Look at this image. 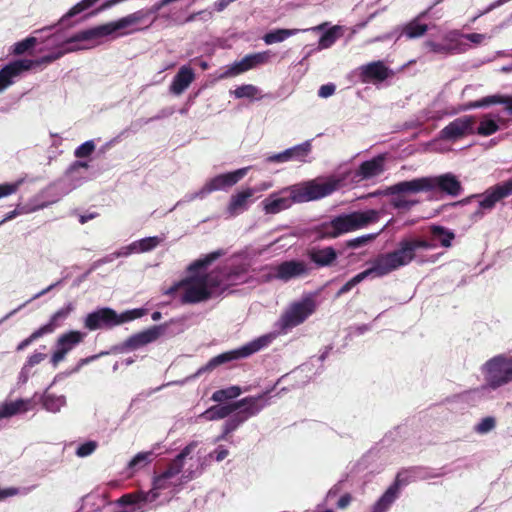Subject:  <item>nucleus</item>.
I'll return each mask as SVG.
<instances>
[{"label": "nucleus", "mask_w": 512, "mask_h": 512, "mask_svg": "<svg viewBox=\"0 0 512 512\" xmlns=\"http://www.w3.org/2000/svg\"><path fill=\"white\" fill-rule=\"evenodd\" d=\"M385 171V155L379 154L372 159L363 161L354 177L359 180H369L380 176Z\"/></svg>", "instance_id": "nucleus-24"}, {"label": "nucleus", "mask_w": 512, "mask_h": 512, "mask_svg": "<svg viewBox=\"0 0 512 512\" xmlns=\"http://www.w3.org/2000/svg\"><path fill=\"white\" fill-rule=\"evenodd\" d=\"M292 31L288 29H277L271 31L264 36V41L266 44H274L278 42H282L286 40L288 37L292 35Z\"/></svg>", "instance_id": "nucleus-45"}, {"label": "nucleus", "mask_w": 512, "mask_h": 512, "mask_svg": "<svg viewBox=\"0 0 512 512\" xmlns=\"http://www.w3.org/2000/svg\"><path fill=\"white\" fill-rule=\"evenodd\" d=\"M153 460V452H139L128 463V468L138 470L150 464Z\"/></svg>", "instance_id": "nucleus-43"}, {"label": "nucleus", "mask_w": 512, "mask_h": 512, "mask_svg": "<svg viewBox=\"0 0 512 512\" xmlns=\"http://www.w3.org/2000/svg\"><path fill=\"white\" fill-rule=\"evenodd\" d=\"M247 170L248 168H241L215 176L203 186L202 193L208 194L235 185L246 175Z\"/></svg>", "instance_id": "nucleus-23"}, {"label": "nucleus", "mask_w": 512, "mask_h": 512, "mask_svg": "<svg viewBox=\"0 0 512 512\" xmlns=\"http://www.w3.org/2000/svg\"><path fill=\"white\" fill-rule=\"evenodd\" d=\"M380 219V212L374 209L355 211L334 217L329 223H322V238L326 235L337 236L351 232L376 223Z\"/></svg>", "instance_id": "nucleus-2"}, {"label": "nucleus", "mask_w": 512, "mask_h": 512, "mask_svg": "<svg viewBox=\"0 0 512 512\" xmlns=\"http://www.w3.org/2000/svg\"><path fill=\"white\" fill-rule=\"evenodd\" d=\"M345 32V26L322 22V49L330 48Z\"/></svg>", "instance_id": "nucleus-36"}, {"label": "nucleus", "mask_w": 512, "mask_h": 512, "mask_svg": "<svg viewBox=\"0 0 512 512\" xmlns=\"http://www.w3.org/2000/svg\"><path fill=\"white\" fill-rule=\"evenodd\" d=\"M500 116L498 114H485L476 129H474V134H478L480 136H490L500 129L499 125Z\"/></svg>", "instance_id": "nucleus-37"}, {"label": "nucleus", "mask_w": 512, "mask_h": 512, "mask_svg": "<svg viewBox=\"0 0 512 512\" xmlns=\"http://www.w3.org/2000/svg\"><path fill=\"white\" fill-rule=\"evenodd\" d=\"M316 309L315 301L306 297L302 301L294 303L290 309L282 316V322L285 327H294L301 324Z\"/></svg>", "instance_id": "nucleus-15"}, {"label": "nucleus", "mask_w": 512, "mask_h": 512, "mask_svg": "<svg viewBox=\"0 0 512 512\" xmlns=\"http://www.w3.org/2000/svg\"><path fill=\"white\" fill-rule=\"evenodd\" d=\"M428 179L430 191H440L452 197L459 196L463 191L461 182L453 173L428 176Z\"/></svg>", "instance_id": "nucleus-17"}, {"label": "nucleus", "mask_w": 512, "mask_h": 512, "mask_svg": "<svg viewBox=\"0 0 512 512\" xmlns=\"http://www.w3.org/2000/svg\"><path fill=\"white\" fill-rule=\"evenodd\" d=\"M433 6H430L428 10L422 12L419 14L416 18L411 20L406 25L396 28L395 30L380 35L370 42H378V41H385V40H391L393 42H396L400 39L402 35L406 36L408 39H414L423 36L427 30L428 26L424 23L420 22V18L426 16L428 14V11L432 9Z\"/></svg>", "instance_id": "nucleus-12"}, {"label": "nucleus", "mask_w": 512, "mask_h": 512, "mask_svg": "<svg viewBox=\"0 0 512 512\" xmlns=\"http://www.w3.org/2000/svg\"><path fill=\"white\" fill-rule=\"evenodd\" d=\"M184 467L180 461L174 458L168 465L167 469L162 472V478H173L178 475Z\"/></svg>", "instance_id": "nucleus-53"}, {"label": "nucleus", "mask_w": 512, "mask_h": 512, "mask_svg": "<svg viewBox=\"0 0 512 512\" xmlns=\"http://www.w3.org/2000/svg\"><path fill=\"white\" fill-rule=\"evenodd\" d=\"M97 442L95 441H87L83 444H81L77 450H76V455L78 457H87L89 455H91L97 448Z\"/></svg>", "instance_id": "nucleus-56"}, {"label": "nucleus", "mask_w": 512, "mask_h": 512, "mask_svg": "<svg viewBox=\"0 0 512 512\" xmlns=\"http://www.w3.org/2000/svg\"><path fill=\"white\" fill-rule=\"evenodd\" d=\"M255 189L246 188L231 196L227 211L231 216L238 215L248 207L249 200L253 197Z\"/></svg>", "instance_id": "nucleus-34"}, {"label": "nucleus", "mask_w": 512, "mask_h": 512, "mask_svg": "<svg viewBox=\"0 0 512 512\" xmlns=\"http://www.w3.org/2000/svg\"><path fill=\"white\" fill-rule=\"evenodd\" d=\"M37 43L35 37H27L22 41L14 44L13 53L15 55H22L29 49L33 48Z\"/></svg>", "instance_id": "nucleus-51"}, {"label": "nucleus", "mask_w": 512, "mask_h": 512, "mask_svg": "<svg viewBox=\"0 0 512 512\" xmlns=\"http://www.w3.org/2000/svg\"><path fill=\"white\" fill-rule=\"evenodd\" d=\"M511 195L512 178L488 188L481 194L473 195V198L478 199V208L475 215L483 216L485 212L491 211L499 201Z\"/></svg>", "instance_id": "nucleus-8"}, {"label": "nucleus", "mask_w": 512, "mask_h": 512, "mask_svg": "<svg viewBox=\"0 0 512 512\" xmlns=\"http://www.w3.org/2000/svg\"><path fill=\"white\" fill-rule=\"evenodd\" d=\"M195 73L190 66H182L173 78L170 91L176 95L182 94L194 81Z\"/></svg>", "instance_id": "nucleus-32"}, {"label": "nucleus", "mask_w": 512, "mask_h": 512, "mask_svg": "<svg viewBox=\"0 0 512 512\" xmlns=\"http://www.w3.org/2000/svg\"><path fill=\"white\" fill-rule=\"evenodd\" d=\"M142 13L135 12L124 18L119 19L116 22H110L104 25L93 27L87 30L80 31L66 40L67 44L95 40L104 36H108L117 30L124 29L130 25L139 22L142 19Z\"/></svg>", "instance_id": "nucleus-6"}, {"label": "nucleus", "mask_w": 512, "mask_h": 512, "mask_svg": "<svg viewBox=\"0 0 512 512\" xmlns=\"http://www.w3.org/2000/svg\"><path fill=\"white\" fill-rule=\"evenodd\" d=\"M264 341L262 339H257L251 343H248L238 349L230 350L224 353H221L213 358H211L204 366L200 367L196 373V375H201L206 372H211L216 367L231 362L233 360H238L242 358H246L253 353L259 351L264 346Z\"/></svg>", "instance_id": "nucleus-7"}, {"label": "nucleus", "mask_w": 512, "mask_h": 512, "mask_svg": "<svg viewBox=\"0 0 512 512\" xmlns=\"http://www.w3.org/2000/svg\"><path fill=\"white\" fill-rule=\"evenodd\" d=\"M237 410V405H235V402L227 405H215L207 409L202 416L206 420H219L226 418L233 412Z\"/></svg>", "instance_id": "nucleus-39"}, {"label": "nucleus", "mask_w": 512, "mask_h": 512, "mask_svg": "<svg viewBox=\"0 0 512 512\" xmlns=\"http://www.w3.org/2000/svg\"><path fill=\"white\" fill-rule=\"evenodd\" d=\"M73 303L69 302L64 307L57 310L50 317L49 322L35 330L29 337L21 341L17 346V351H22L28 347L33 341L40 337L53 333L56 328L60 327L62 323L68 318L70 313L74 310Z\"/></svg>", "instance_id": "nucleus-10"}, {"label": "nucleus", "mask_w": 512, "mask_h": 512, "mask_svg": "<svg viewBox=\"0 0 512 512\" xmlns=\"http://www.w3.org/2000/svg\"><path fill=\"white\" fill-rule=\"evenodd\" d=\"M484 388L485 385L483 384L477 388L464 391L457 395V399L460 402L474 405L481 400L488 399L491 397V393L489 392V390Z\"/></svg>", "instance_id": "nucleus-38"}, {"label": "nucleus", "mask_w": 512, "mask_h": 512, "mask_svg": "<svg viewBox=\"0 0 512 512\" xmlns=\"http://www.w3.org/2000/svg\"><path fill=\"white\" fill-rule=\"evenodd\" d=\"M310 266L300 260L284 261L272 268L271 277L283 282L309 275Z\"/></svg>", "instance_id": "nucleus-14"}, {"label": "nucleus", "mask_w": 512, "mask_h": 512, "mask_svg": "<svg viewBox=\"0 0 512 512\" xmlns=\"http://www.w3.org/2000/svg\"><path fill=\"white\" fill-rule=\"evenodd\" d=\"M379 233L380 232L371 233V234H365V235H362V236L350 239L347 242V245L350 248H359V247L367 244L368 242L372 241L373 239H375L379 235Z\"/></svg>", "instance_id": "nucleus-54"}, {"label": "nucleus", "mask_w": 512, "mask_h": 512, "mask_svg": "<svg viewBox=\"0 0 512 512\" xmlns=\"http://www.w3.org/2000/svg\"><path fill=\"white\" fill-rule=\"evenodd\" d=\"M419 203L418 200L408 199L407 197L396 194L391 200V205L398 210H410L413 206Z\"/></svg>", "instance_id": "nucleus-46"}, {"label": "nucleus", "mask_w": 512, "mask_h": 512, "mask_svg": "<svg viewBox=\"0 0 512 512\" xmlns=\"http://www.w3.org/2000/svg\"><path fill=\"white\" fill-rule=\"evenodd\" d=\"M431 234H432V239L430 241L423 240L420 238H404V239L400 240V241L416 240V241L424 242L429 245V247L423 249L421 252V254L427 260L421 262V261H418L417 259H413L412 261H415L419 264L436 262L438 260L439 256L435 255V254H429V251L435 249L438 246V243L441 246L448 248L452 245V241L455 238V234L451 230H448L445 227L440 226V225H433L431 227Z\"/></svg>", "instance_id": "nucleus-9"}, {"label": "nucleus", "mask_w": 512, "mask_h": 512, "mask_svg": "<svg viewBox=\"0 0 512 512\" xmlns=\"http://www.w3.org/2000/svg\"><path fill=\"white\" fill-rule=\"evenodd\" d=\"M428 176L401 181L387 189V194L396 195L404 193L430 192Z\"/></svg>", "instance_id": "nucleus-26"}, {"label": "nucleus", "mask_w": 512, "mask_h": 512, "mask_svg": "<svg viewBox=\"0 0 512 512\" xmlns=\"http://www.w3.org/2000/svg\"><path fill=\"white\" fill-rule=\"evenodd\" d=\"M413 478L414 472L410 469H404L398 472L394 482L387 488L382 496L390 503H393L398 497L400 489L409 484Z\"/></svg>", "instance_id": "nucleus-33"}, {"label": "nucleus", "mask_w": 512, "mask_h": 512, "mask_svg": "<svg viewBox=\"0 0 512 512\" xmlns=\"http://www.w3.org/2000/svg\"><path fill=\"white\" fill-rule=\"evenodd\" d=\"M269 60L268 52H258L254 54H248L243 57L240 61L233 63L228 70L225 72V77H232L242 74L248 70H251L259 65L267 63Z\"/></svg>", "instance_id": "nucleus-22"}, {"label": "nucleus", "mask_w": 512, "mask_h": 512, "mask_svg": "<svg viewBox=\"0 0 512 512\" xmlns=\"http://www.w3.org/2000/svg\"><path fill=\"white\" fill-rule=\"evenodd\" d=\"M261 205L266 214L274 215L290 208L293 204L288 193H284L283 189H281L270 194L261 202Z\"/></svg>", "instance_id": "nucleus-28"}, {"label": "nucleus", "mask_w": 512, "mask_h": 512, "mask_svg": "<svg viewBox=\"0 0 512 512\" xmlns=\"http://www.w3.org/2000/svg\"><path fill=\"white\" fill-rule=\"evenodd\" d=\"M18 189L17 183L0 184V198L9 196L15 193Z\"/></svg>", "instance_id": "nucleus-61"}, {"label": "nucleus", "mask_w": 512, "mask_h": 512, "mask_svg": "<svg viewBox=\"0 0 512 512\" xmlns=\"http://www.w3.org/2000/svg\"><path fill=\"white\" fill-rule=\"evenodd\" d=\"M86 336L87 333L79 330H69L59 335L55 342V350L51 355V364L56 367L66 358L69 352L84 342Z\"/></svg>", "instance_id": "nucleus-11"}, {"label": "nucleus", "mask_w": 512, "mask_h": 512, "mask_svg": "<svg viewBox=\"0 0 512 512\" xmlns=\"http://www.w3.org/2000/svg\"><path fill=\"white\" fill-rule=\"evenodd\" d=\"M229 455V451L228 449L222 447V446H219L218 448H216L211 454L210 456L215 459L217 462H221L222 460H224L227 456Z\"/></svg>", "instance_id": "nucleus-63"}, {"label": "nucleus", "mask_w": 512, "mask_h": 512, "mask_svg": "<svg viewBox=\"0 0 512 512\" xmlns=\"http://www.w3.org/2000/svg\"><path fill=\"white\" fill-rule=\"evenodd\" d=\"M95 148L94 141L88 140L75 149L74 156L79 159L89 157L95 151Z\"/></svg>", "instance_id": "nucleus-52"}, {"label": "nucleus", "mask_w": 512, "mask_h": 512, "mask_svg": "<svg viewBox=\"0 0 512 512\" xmlns=\"http://www.w3.org/2000/svg\"><path fill=\"white\" fill-rule=\"evenodd\" d=\"M311 150V145L308 142H305L300 145H296L285 151L271 155L267 158L268 162L281 163L287 161H305V158L308 156Z\"/></svg>", "instance_id": "nucleus-30"}, {"label": "nucleus", "mask_w": 512, "mask_h": 512, "mask_svg": "<svg viewBox=\"0 0 512 512\" xmlns=\"http://www.w3.org/2000/svg\"><path fill=\"white\" fill-rule=\"evenodd\" d=\"M146 312L147 310L144 308H136L118 314L114 309L109 307L99 308L86 315L84 328L89 331L112 329L123 323L141 318Z\"/></svg>", "instance_id": "nucleus-3"}, {"label": "nucleus", "mask_w": 512, "mask_h": 512, "mask_svg": "<svg viewBox=\"0 0 512 512\" xmlns=\"http://www.w3.org/2000/svg\"><path fill=\"white\" fill-rule=\"evenodd\" d=\"M24 407L23 400H17L15 402L4 403L0 406V419L8 418L16 415Z\"/></svg>", "instance_id": "nucleus-44"}, {"label": "nucleus", "mask_w": 512, "mask_h": 512, "mask_svg": "<svg viewBox=\"0 0 512 512\" xmlns=\"http://www.w3.org/2000/svg\"><path fill=\"white\" fill-rule=\"evenodd\" d=\"M223 269H225V278L228 288L244 282L247 273V268L244 265L223 266Z\"/></svg>", "instance_id": "nucleus-40"}, {"label": "nucleus", "mask_w": 512, "mask_h": 512, "mask_svg": "<svg viewBox=\"0 0 512 512\" xmlns=\"http://www.w3.org/2000/svg\"><path fill=\"white\" fill-rule=\"evenodd\" d=\"M30 62H25L22 59L15 60L5 65L0 70V91L5 90L11 84L15 78L19 77L23 72L29 70Z\"/></svg>", "instance_id": "nucleus-29"}, {"label": "nucleus", "mask_w": 512, "mask_h": 512, "mask_svg": "<svg viewBox=\"0 0 512 512\" xmlns=\"http://www.w3.org/2000/svg\"><path fill=\"white\" fill-rule=\"evenodd\" d=\"M494 104H501L505 106V111L512 115V96L511 95H490L483 97L482 99L469 102L465 105L464 110L476 109L487 107Z\"/></svg>", "instance_id": "nucleus-31"}, {"label": "nucleus", "mask_w": 512, "mask_h": 512, "mask_svg": "<svg viewBox=\"0 0 512 512\" xmlns=\"http://www.w3.org/2000/svg\"><path fill=\"white\" fill-rule=\"evenodd\" d=\"M350 171L340 166L337 171L322 177V198L344 188L347 184Z\"/></svg>", "instance_id": "nucleus-25"}, {"label": "nucleus", "mask_w": 512, "mask_h": 512, "mask_svg": "<svg viewBox=\"0 0 512 512\" xmlns=\"http://www.w3.org/2000/svg\"><path fill=\"white\" fill-rule=\"evenodd\" d=\"M205 286L208 287V291L214 296L220 295L226 289L228 285L225 278V269L223 267H217L209 273L198 274Z\"/></svg>", "instance_id": "nucleus-27"}, {"label": "nucleus", "mask_w": 512, "mask_h": 512, "mask_svg": "<svg viewBox=\"0 0 512 512\" xmlns=\"http://www.w3.org/2000/svg\"><path fill=\"white\" fill-rule=\"evenodd\" d=\"M459 35L460 33L458 31H451L444 36V42L427 40L424 45L429 52L443 56L463 53L470 48V45L459 42Z\"/></svg>", "instance_id": "nucleus-13"}, {"label": "nucleus", "mask_w": 512, "mask_h": 512, "mask_svg": "<svg viewBox=\"0 0 512 512\" xmlns=\"http://www.w3.org/2000/svg\"><path fill=\"white\" fill-rule=\"evenodd\" d=\"M283 192L288 193L292 204L308 202L320 198V184L305 182L283 188Z\"/></svg>", "instance_id": "nucleus-19"}, {"label": "nucleus", "mask_w": 512, "mask_h": 512, "mask_svg": "<svg viewBox=\"0 0 512 512\" xmlns=\"http://www.w3.org/2000/svg\"><path fill=\"white\" fill-rule=\"evenodd\" d=\"M236 98H249L253 99L259 93V89L252 84H245L237 87L233 92Z\"/></svg>", "instance_id": "nucleus-47"}, {"label": "nucleus", "mask_w": 512, "mask_h": 512, "mask_svg": "<svg viewBox=\"0 0 512 512\" xmlns=\"http://www.w3.org/2000/svg\"><path fill=\"white\" fill-rule=\"evenodd\" d=\"M169 478H162V473L159 475H155L152 480V485L154 490H164L169 487L168 483Z\"/></svg>", "instance_id": "nucleus-60"}, {"label": "nucleus", "mask_w": 512, "mask_h": 512, "mask_svg": "<svg viewBox=\"0 0 512 512\" xmlns=\"http://www.w3.org/2000/svg\"><path fill=\"white\" fill-rule=\"evenodd\" d=\"M161 242V239L157 236L143 238L141 240L131 243L128 247L124 248V251L116 253V257L128 256L131 253L148 252L155 249Z\"/></svg>", "instance_id": "nucleus-35"}, {"label": "nucleus", "mask_w": 512, "mask_h": 512, "mask_svg": "<svg viewBox=\"0 0 512 512\" xmlns=\"http://www.w3.org/2000/svg\"><path fill=\"white\" fill-rule=\"evenodd\" d=\"M392 503H390L386 498L381 496L378 501L373 505L371 512H387L388 508Z\"/></svg>", "instance_id": "nucleus-62"}, {"label": "nucleus", "mask_w": 512, "mask_h": 512, "mask_svg": "<svg viewBox=\"0 0 512 512\" xmlns=\"http://www.w3.org/2000/svg\"><path fill=\"white\" fill-rule=\"evenodd\" d=\"M268 404V391L257 396H248L235 402V405H237L236 411L244 422L259 414Z\"/></svg>", "instance_id": "nucleus-16"}, {"label": "nucleus", "mask_w": 512, "mask_h": 512, "mask_svg": "<svg viewBox=\"0 0 512 512\" xmlns=\"http://www.w3.org/2000/svg\"><path fill=\"white\" fill-rule=\"evenodd\" d=\"M97 0H82L81 2L74 5L61 19V22H65L66 19L72 18L86 9L92 7Z\"/></svg>", "instance_id": "nucleus-48"}, {"label": "nucleus", "mask_w": 512, "mask_h": 512, "mask_svg": "<svg viewBox=\"0 0 512 512\" xmlns=\"http://www.w3.org/2000/svg\"><path fill=\"white\" fill-rule=\"evenodd\" d=\"M459 37L464 38L475 45L482 44L488 38L485 34H481V33H469V34H461L460 33L458 38Z\"/></svg>", "instance_id": "nucleus-58"}, {"label": "nucleus", "mask_w": 512, "mask_h": 512, "mask_svg": "<svg viewBox=\"0 0 512 512\" xmlns=\"http://www.w3.org/2000/svg\"><path fill=\"white\" fill-rule=\"evenodd\" d=\"M467 134H474L473 116H462L454 119L440 131V138L455 141Z\"/></svg>", "instance_id": "nucleus-18"}, {"label": "nucleus", "mask_w": 512, "mask_h": 512, "mask_svg": "<svg viewBox=\"0 0 512 512\" xmlns=\"http://www.w3.org/2000/svg\"><path fill=\"white\" fill-rule=\"evenodd\" d=\"M427 247H429L428 244L416 240L399 241L396 249L380 254L372 261L370 268L358 273L345 283L338 291V295L350 291L369 276L383 277L394 270L409 265L413 259L421 262L427 260L421 254L422 250Z\"/></svg>", "instance_id": "nucleus-1"}, {"label": "nucleus", "mask_w": 512, "mask_h": 512, "mask_svg": "<svg viewBox=\"0 0 512 512\" xmlns=\"http://www.w3.org/2000/svg\"><path fill=\"white\" fill-rule=\"evenodd\" d=\"M198 16H202V19L204 21L209 20L212 17V13L206 10L198 11L195 13L190 14L187 16L182 22H180L181 25L193 22L197 19Z\"/></svg>", "instance_id": "nucleus-59"}, {"label": "nucleus", "mask_w": 512, "mask_h": 512, "mask_svg": "<svg viewBox=\"0 0 512 512\" xmlns=\"http://www.w3.org/2000/svg\"><path fill=\"white\" fill-rule=\"evenodd\" d=\"M242 423H244L243 419L236 412L234 413L224 424L223 434L218 438L226 439V436L236 430Z\"/></svg>", "instance_id": "nucleus-49"}, {"label": "nucleus", "mask_w": 512, "mask_h": 512, "mask_svg": "<svg viewBox=\"0 0 512 512\" xmlns=\"http://www.w3.org/2000/svg\"><path fill=\"white\" fill-rule=\"evenodd\" d=\"M485 388L490 393L512 382V357L496 355L481 366Z\"/></svg>", "instance_id": "nucleus-5"}, {"label": "nucleus", "mask_w": 512, "mask_h": 512, "mask_svg": "<svg viewBox=\"0 0 512 512\" xmlns=\"http://www.w3.org/2000/svg\"><path fill=\"white\" fill-rule=\"evenodd\" d=\"M363 83H379L393 75V71L383 61H373L358 68Z\"/></svg>", "instance_id": "nucleus-20"}, {"label": "nucleus", "mask_w": 512, "mask_h": 512, "mask_svg": "<svg viewBox=\"0 0 512 512\" xmlns=\"http://www.w3.org/2000/svg\"><path fill=\"white\" fill-rule=\"evenodd\" d=\"M495 427V419L491 416L481 419L475 426V431L479 434H485L493 430Z\"/></svg>", "instance_id": "nucleus-55"}, {"label": "nucleus", "mask_w": 512, "mask_h": 512, "mask_svg": "<svg viewBox=\"0 0 512 512\" xmlns=\"http://www.w3.org/2000/svg\"><path fill=\"white\" fill-rule=\"evenodd\" d=\"M164 330V325H155L144 331L133 334L123 342V348L128 351H133L155 342L163 334Z\"/></svg>", "instance_id": "nucleus-21"}, {"label": "nucleus", "mask_w": 512, "mask_h": 512, "mask_svg": "<svg viewBox=\"0 0 512 512\" xmlns=\"http://www.w3.org/2000/svg\"><path fill=\"white\" fill-rule=\"evenodd\" d=\"M241 393L242 391L239 386H230L225 389L216 390L212 394L211 400H213L214 402L222 403L224 401L238 397Z\"/></svg>", "instance_id": "nucleus-41"}, {"label": "nucleus", "mask_w": 512, "mask_h": 512, "mask_svg": "<svg viewBox=\"0 0 512 512\" xmlns=\"http://www.w3.org/2000/svg\"><path fill=\"white\" fill-rule=\"evenodd\" d=\"M164 295L179 299L180 304H197L208 301L212 293L208 291L199 275H190L164 291Z\"/></svg>", "instance_id": "nucleus-4"}, {"label": "nucleus", "mask_w": 512, "mask_h": 512, "mask_svg": "<svg viewBox=\"0 0 512 512\" xmlns=\"http://www.w3.org/2000/svg\"><path fill=\"white\" fill-rule=\"evenodd\" d=\"M222 255H224L223 250H217V251L211 252V253L207 254L204 258L198 259V260L194 261L193 263H191L188 267V271L190 273H193L195 271H198L199 269L206 268L207 266H209L212 262L217 260Z\"/></svg>", "instance_id": "nucleus-42"}, {"label": "nucleus", "mask_w": 512, "mask_h": 512, "mask_svg": "<svg viewBox=\"0 0 512 512\" xmlns=\"http://www.w3.org/2000/svg\"><path fill=\"white\" fill-rule=\"evenodd\" d=\"M45 358H46V354H44V353H34L28 358L27 365L30 367H33V366L41 363Z\"/></svg>", "instance_id": "nucleus-64"}, {"label": "nucleus", "mask_w": 512, "mask_h": 512, "mask_svg": "<svg viewBox=\"0 0 512 512\" xmlns=\"http://www.w3.org/2000/svg\"><path fill=\"white\" fill-rule=\"evenodd\" d=\"M62 56H63V52L59 51V52H55V53H51V54L42 56L41 58L36 59V60H29V59H22V60L25 61V62H30L28 64L29 65V70H30V69H32L33 67H36V66L50 64V63L56 61L57 59H59Z\"/></svg>", "instance_id": "nucleus-50"}, {"label": "nucleus", "mask_w": 512, "mask_h": 512, "mask_svg": "<svg viewBox=\"0 0 512 512\" xmlns=\"http://www.w3.org/2000/svg\"><path fill=\"white\" fill-rule=\"evenodd\" d=\"M336 257L337 254L332 247L322 248V267L330 265Z\"/></svg>", "instance_id": "nucleus-57"}]
</instances>
